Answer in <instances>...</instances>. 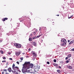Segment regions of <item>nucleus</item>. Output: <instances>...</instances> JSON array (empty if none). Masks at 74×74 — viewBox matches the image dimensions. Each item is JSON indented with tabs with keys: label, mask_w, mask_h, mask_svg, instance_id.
I'll return each instance as SVG.
<instances>
[{
	"label": "nucleus",
	"mask_w": 74,
	"mask_h": 74,
	"mask_svg": "<svg viewBox=\"0 0 74 74\" xmlns=\"http://www.w3.org/2000/svg\"><path fill=\"white\" fill-rule=\"evenodd\" d=\"M35 38H37V37L36 36L34 37L32 39L34 40V39H35Z\"/></svg>",
	"instance_id": "nucleus-22"
},
{
	"label": "nucleus",
	"mask_w": 74,
	"mask_h": 74,
	"mask_svg": "<svg viewBox=\"0 0 74 74\" xmlns=\"http://www.w3.org/2000/svg\"><path fill=\"white\" fill-rule=\"evenodd\" d=\"M71 54H69L68 56V58H70V57H71Z\"/></svg>",
	"instance_id": "nucleus-17"
},
{
	"label": "nucleus",
	"mask_w": 74,
	"mask_h": 74,
	"mask_svg": "<svg viewBox=\"0 0 74 74\" xmlns=\"http://www.w3.org/2000/svg\"><path fill=\"white\" fill-rule=\"evenodd\" d=\"M32 47H33V46H32Z\"/></svg>",
	"instance_id": "nucleus-50"
},
{
	"label": "nucleus",
	"mask_w": 74,
	"mask_h": 74,
	"mask_svg": "<svg viewBox=\"0 0 74 74\" xmlns=\"http://www.w3.org/2000/svg\"><path fill=\"white\" fill-rule=\"evenodd\" d=\"M0 52L2 54H3L4 53V52H3V51L2 50H1L0 51Z\"/></svg>",
	"instance_id": "nucleus-16"
},
{
	"label": "nucleus",
	"mask_w": 74,
	"mask_h": 74,
	"mask_svg": "<svg viewBox=\"0 0 74 74\" xmlns=\"http://www.w3.org/2000/svg\"><path fill=\"white\" fill-rule=\"evenodd\" d=\"M23 65V66L22 69L23 70H26L33 67V64H30V62H25Z\"/></svg>",
	"instance_id": "nucleus-1"
},
{
	"label": "nucleus",
	"mask_w": 74,
	"mask_h": 74,
	"mask_svg": "<svg viewBox=\"0 0 74 74\" xmlns=\"http://www.w3.org/2000/svg\"><path fill=\"white\" fill-rule=\"evenodd\" d=\"M10 60H12V58H9Z\"/></svg>",
	"instance_id": "nucleus-37"
},
{
	"label": "nucleus",
	"mask_w": 74,
	"mask_h": 74,
	"mask_svg": "<svg viewBox=\"0 0 74 74\" xmlns=\"http://www.w3.org/2000/svg\"><path fill=\"white\" fill-rule=\"evenodd\" d=\"M65 59L66 60H67V59H68V57H66V58H65Z\"/></svg>",
	"instance_id": "nucleus-33"
},
{
	"label": "nucleus",
	"mask_w": 74,
	"mask_h": 74,
	"mask_svg": "<svg viewBox=\"0 0 74 74\" xmlns=\"http://www.w3.org/2000/svg\"><path fill=\"white\" fill-rule=\"evenodd\" d=\"M4 72L3 71V72H2V74H4Z\"/></svg>",
	"instance_id": "nucleus-42"
},
{
	"label": "nucleus",
	"mask_w": 74,
	"mask_h": 74,
	"mask_svg": "<svg viewBox=\"0 0 74 74\" xmlns=\"http://www.w3.org/2000/svg\"><path fill=\"white\" fill-rule=\"evenodd\" d=\"M41 35H39V36H37V38H39V37H40V36H41Z\"/></svg>",
	"instance_id": "nucleus-27"
},
{
	"label": "nucleus",
	"mask_w": 74,
	"mask_h": 74,
	"mask_svg": "<svg viewBox=\"0 0 74 74\" xmlns=\"http://www.w3.org/2000/svg\"><path fill=\"white\" fill-rule=\"evenodd\" d=\"M8 54H9V55H11V53H8Z\"/></svg>",
	"instance_id": "nucleus-41"
},
{
	"label": "nucleus",
	"mask_w": 74,
	"mask_h": 74,
	"mask_svg": "<svg viewBox=\"0 0 74 74\" xmlns=\"http://www.w3.org/2000/svg\"><path fill=\"white\" fill-rule=\"evenodd\" d=\"M41 28H39V31H41Z\"/></svg>",
	"instance_id": "nucleus-39"
},
{
	"label": "nucleus",
	"mask_w": 74,
	"mask_h": 74,
	"mask_svg": "<svg viewBox=\"0 0 74 74\" xmlns=\"http://www.w3.org/2000/svg\"><path fill=\"white\" fill-rule=\"evenodd\" d=\"M0 41H1V40H0Z\"/></svg>",
	"instance_id": "nucleus-53"
},
{
	"label": "nucleus",
	"mask_w": 74,
	"mask_h": 74,
	"mask_svg": "<svg viewBox=\"0 0 74 74\" xmlns=\"http://www.w3.org/2000/svg\"><path fill=\"white\" fill-rule=\"evenodd\" d=\"M47 64H49V62H47Z\"/></svg>",
	"instance_id": "nucleus-30"
},
{
	"label": "nucleus",
	"mask_w": 74,
	"mask_h": 74,
	"mask_svg": "<svg viewBox=\"0 0 74 74\" xmlns=\"http://www.w3.org/2000/svg\"><path fill=\"white\" fill-rule=\"evenodd\" d=\"M32 45H34V46H36V45L37 44H36V43L35 42H33L32 43Z\"/></svg>",
	"instance_id": "nucleus-9"
},
{
	"label": "nucleus",
	"mask_w": 74,
	"mask_h": 74,
	"mask_svg": "<svg viewBox=\"0 0 74 74\" xmlns=\"http://www.w3.org/2000/svg\"><path fill=\"white\" fill-rule=\"evenodd\" d=\"M40 66H37L36 68L34 69L35 72H34V73L37 72V71H38L39 70V69H40Z\"/></svg>",
	"instance_id": "nucleus-3"
},
{
	"label": "nucleus",
	"mask_w": 74,
	"mask_h": 74,
	"mask_svg": "<svg viewBox=\"0 0 74 74\" xmlns=\"http://www.w3.org/2000/svg\"><path fill=\"white\" fill-rule=\"evenodd\" d=\"M3 59H4V60H5V59H6V58L5 57H3Z\"/></svg>",
	"instance_id": "nucleus-24"
},
{
	"label": "nucleus",
	"mask_w": 74,
	"mask_h": 74,
	"mask_svg": "<svg viewBox=\"0 0 74 74\" xmlns=\"http://www.w3.org/2000/svg\"><path fill=\"white\" fill-rule=\"evenodd\" d=\"M66 43L67 42H64L62 44H61V46H64V45H66Z\"/></svg>",
	"instance_id": "nucleus-11"
},
{
	"label": "nucleus",
	"mask_w": 74,
	"mask_h": 74,
	"mask_svg": "<svg viewBox=\"0 0 74 74\" xmlns=\"http://www.w3.org/2000/svg\"><path fill=\"white\" fill-rule=\"evenodd\" d=\"M20 22H22L23 21H24L25 20L24 19H23V18H20L19 19Z\"/></svg>",
	"instance_id": "nucleus-10"
},
{
	"label": "nucleus",
	"mask_w": 74,
	"mask_h": 74,
	"mask_svg": "<svg viewBox=\"0 0 74 74\" xmlns=\"http://www.w3.org/2000/svg\"><path fill=\"white\" fill-rule=\"evenodd\" d=\"M73 15H72V16H70V17H69L68 18H69V19H70V18H72V17H73Z\"/></svg>",
	"instance_id": "nucleus-20"
},
{
	"label": "nucleus",
	"mask_w": 74,
	"mask_h": 74,
	"mask_svg": "<svg viewBox=\"0 0 74 74\" xmlns=\"http://www.w3.org/2000/svg\"><path fill=\"white\" fill-rule=\"evenodd\" d=\"M20 59H21V60H23V57H21L20 58Z\"/></svg>",
	"instance_id": "nucleus-23"
},
{
	"label": "nucleus",
	"mask_w": 74,
	"mask_h": 74,
	"mask_svg": "<svg viewBox=\"0 0 74 74\" xmlns=\"http://www.w3.org/2000/svg\"><path fill=\"white\" fill-rule=\"evenodd\" d=\"M73 34H74V32L73 33Z\"/></svg>",
	"instance_id": "nucleus-52"
},
{
	"label": "nucleus",
	"mask_w": 74,
	"mask_h": 74,
	"mask_svg": "<svg viewBox=\"0 0 74 74\" xmlns=\"http://www.w3.org/2000/svg\"><path fill=\"white\" fill-rule=\"evenodd\" d=\"M69 60H70V59H69Z\"/></svg>",
	"instance_id": "nucleus-49"
},
{
	"label": "nucleus",
	"mask_w": 74,
	"mask_h": 74,
	"mask_svg": "<svg viewBox=\"0 0 74 74\" xmlns=\"http://www.w3.org/2000/svg\"><path fill=\"white\" fill-rule=\"evenodd\" d=\"M54 62H56V59H54L53 60Z\"/></svg>",
	"instance_id": "nucleus-26"
},
{
	"label": "nucleus",
	"mask_w": 74,
	"mask_h": 74,
	"mask_svg": "<svg viewBox=\"0 0 74 74\" xmlns=\"http://www.w3.org/2000/svg\"><path fill=\"white\" fill-rule=\"evenodd\" d=\"M47 20L48 21H49V18H47Z\"/></svg>",
	"instance_id": "nucleus-31"
},
{
	"label": "nucleus",
	"mask_w": 74,
	"mask_h": 74,
	"mask_svg": "<svg viewBox=\"0 0 74 74\" xmlns=\"http://www.w3.org/2000/svg\"><path fill=\"white\" fill-rule=\"evenodd\" d=\"M30 50H31V49H30V48H29V49H28V51H30Z\"/></svg>",
	"instance_id": "nucleus-35"
},
{
	"label": "nucleus",
	"mask_w": 74,
	"mask_h": 74,
	"mask_svg": "<svg viewBox=\"0 0 74 74\" xmlns=\"http://www.w3.org/2000/svg\"><path fill=\"white\" fill-rule=\"evenodd\" d=\"M5 20H8V18H3L2 21L3 22H4V21H5Z\"/></svg>",
	"instance_id": "nucleus-8"
},
{
	"label": "nucleus",
	"mask_w": 74,
	"mask_h": 74,
	"mask_svg": "<svg viewBox=\"0 0 74 74\" xmlns=\"http://www.w3.org/2000/svg\"><path fill=\"white\" fill-rule=\"evenodd\" d=\"M25 54V53H23V55H24Z\"/></svg>",
	"instance_id": "nucleus-46"
},
{
	"label": "nucleus",
	"mask_w": 74,
	"mask_h": 74,
	"mask_svg": "<svg viewBox=\"0 0 74 74\" xmlns=\"http://www.w3.org/2000/svg\"><path fill=\"white\" fill-rule=\"evenodd\" d=\"M66 63H69V61L67 60H66Z\"/></svg>",
	"instance_id": "nucleus-25"
},
{
	"label": "nucleus",
	"mask_w": 74,
	"mask_h": 74,
	"mask_svg": "<svg viewBox=\"0 0 74 74\" xmlns=\"http://www.w3.org/2000/svg\"><path fill=\"white\" fill-rule=\"evenodd\" d=\"M15 64H13L12 66V68L13 69L14 68V67H15Z\"/></svg>",
	"instance_id": "nucleus-14"
},
{
	"label": "nucleus",
	"mask_w": 74,
	"mask_h": 74,
	"mask_svg": "<svg viewBox=\"0 0 74 74\" xmlns=\"http://www.w3.org/2000/svg\"><path fill=\"white\" fill-rule=\"evenodd\" d=\"M6 62V61L5 60H4V61H2V62L3 63V62Z\"/></svg>",
	"instance_id": "nucleus-32"
},
{
	"label": "nucleus",
	"mask_w": 74,
	"mask_h": 74,
	"mask_svg": "<svg viewBox=\"0 0 74 74\" xmlns=\"http://www.w3.org/2000/svg\"><path fill=\"white\" fill-rule=\"evenodd\" d=\"M21 53V52H20L19 51L17 52L16 53V56H19V55H20Z\"/></svg>",
	"instance_id": "nucleus-6"
},
{
	"label": "nucleus",
	"mask_w": 74,
	"mask_h": 74,
	"mask_svg": "<svg viewBox=\"0 0 74 74\" xmlns=\"http://www.w3.org/2000/svg\"><path fill=\"white\" fill-rule=\"evenodd\" d=\"M30 36H33V34H30Z\"/></svg>",
	"instance_id": "nucleus-38"
},
{
	"label": "nucleus",
	"mask_w": 74,
	"mask_h": 74,
	"mask_svg": "<svg viewBox=\"0 0 74 74\" xmlns=\"http://www.w3.org/2000/svg\"><path fill=\"white\" fill-rule=\"evenodd\" d=\"M25 74H26V73H25Z\"/></svg>",
	"instance_id": "nucleus-51"
},
{
	"label": "nucleus",
	"mask_w": 74,
	"mask_h": 74,
	"mask_svg": "<svg viewBox=\"0 0 74 74\" xmlns=\"http://www.w3.org/2000/svg\"><path fill=\"white\" fill-rule=\"evenodd\" d=\"M14 45L17 48H21V45L20 44L14 43Z\"/></svg>",
	"instance_id": "nucleus-2"
},
{
	"label": "nucleus",
	"mask_w": 74,
	"mask_h": 74,
	"mask_svg": "<svg viewBox=\"0 0 74 74\" xmlns=\"http://www.w3.org/2000/svg\"><path fill=\"white\" fill-rule=\"evenodd\" d=\"M3 71H5L7 72V70L6 69H4L3 70Z\"/></svg>",
	"instance_id": "nucleus-28"
},
{
	"label": "nucleus",
	"mask_w": 74,
	"mask_h": 74,
	"mask_svg": "<svg viewBox=\"0 0 74 74\" xmlns=\"http://www.w3.org/2000/svg\"><path fill=\"white\" fill-rule=\"evenodd\" d=\"M56 52H58V51H57Z\"/></svg>",
	"instance_id": "nucleus-48"
},
{
	"label": "nucleus",
	"mask_w": 74,
	"mask_h": 74,
	"mask_svg": "<svg viewBox=\"0 0 74 74\" xmlns=\"http://www.w3.org/2000/svg\"><path fill=\"white\" fill-rule=\"evenodd\" d=\"M71 51H74V48L71 49Z\"/></svg>",
	"instance_id": "nucleus-29"
},
{
	"label": "nucleus",
	"mask_w": 74,
	"mask_h": 74,
	"mask_svg": "<svg viewBox=\"0 0 74 74\" xmlns=\"http://www.w3.org/2000/svg\"><path fill=\"white\" fill-rule=\"evenodd\" d=\"M43 27V28H45V29H46V27Z\"/></svg>",
	"instance_id": "nucleus-44"
},
{
	"label": "nucleus",
	"mask_w": 74,
	"mask_h": 74,
	"mask_svg": "<svg viewBox=\"0 0 74 74\" xmlns=\"http://www.w3.org/2000/svg\"><path fill=\"white\" fill-rule=\"evenodd\" d=\"M68 42H70V40H68Z\"/></svg>",
	"instance_id": "nucleus-40"
},
{
	"label": "nucleus",
	"mask_w": 74,
	"mask_h": 74,
	"mask_svg": "<svg viewBox=\"0 0 74 74\" xmlns=\"http://www.w3.org/2000/svg\"><path fill=\"white\" fill-rule=\"evenodd\" d=\"M58 67L59 68V69H61L62 68V67H61V66H58Z\"/></svg>",
	"instance_id": "nucleus-36"
},
{
	"label": "nucleus",
	"mask_w": 74,
	"mask_h": 74,
	"mask_svg": "<svg viewBox=\"0 0 74 74\" xmlns=\"http://www.w3.org/2000/svg\"><path fill=\"white\" fill-rule=\"evenodd\" d=\"M7 63H6V65H8V62H7Z\"/></svg>",
	"instance_id": "nucleus-45"
},
{
	"label": "nucleus",
	"mask_w": 74,
	"mask_h": 74,
	"mask_svg": "<svg viewBox=\"0 0 74 74\" xmlns=\"http://www.w3.org/2000/svg\"><path fill=\"white\" fill-rule=\"evenodd\" d=\"M57 71L59 73H60L61 72V71L60 70H57Z\"/></svg>",
	"instance_id": "nucleus-18"
},
{
	"label": "nucleus",
	"mask_w": 74,
	"mask_h": 74,
	"mask_svg": "<svg viewBox=\"0 0 74 74\" xmlns=\"http://www.w3.org/2000/svg\"><path fill=\"white\" fill-rule=\"evenodd\" d=\"M61 41H62V42H67L66 40L64 39H62L61 40Z\"/></svg>",
	"instance_id": "nucleus-7"
},
{
	"label": "nucleus",
	"mask_w": 74,
	"mask_h": 74,
	"mask_svg": "<svg viewBox=\"0 0 74 74\" xmlns=\"http://www.w3.org/2000/svg\"><path fill=\"white\" fill-rule=\"evenodd\" d=\"M14 70H15L14 71V73H15L16 71H17V70H18V69H19V68H18L17 66H15L14 68L13 69Z\"/></svg>",
	"instance_id": "nucleus-4"
},
{
	"label": "nucleus",
	"mask_w": 74,
	"mask_h": 74,
	"mask_svg": "<svg viewBox=\"0 0 74 74\" xmlns=\"http://www.w3.org/2000/svg\"><path fill=\"white\" fill-rule=\"evenodd\" d=\"M31 53H32L34 56H37V53L34 52V51H32Z\"/></svg>",
	"instance_id": "nucleus-5"
},
{
	"label": "nucleus",
	"mask_w": 74,
	"mask_h": 74,
	"mask_svg": "<svg viewBox=\"0 0 74 74\" xmlns=\"http://www.w3.org/2000/svg\"><path fill=\"white\" fill-rule=\"evenodd\" d=\"M16 63L18 64H19V62H17Z\"/></svg>",
	"instance_id": "nucleus-34"
},
{
	"label": "nucleus",
	"mask_w": 74,
	"mask_h": 74,
	"mask_svg": "<svg viewBox=\"0 0 74 74\" xmlns=\"http://www.w3.org/2000/svg\"><path fill=\"white\" fill-rule=\"evenodd\" d=\"M6 74H9L8 73H6Z\"/></svg>",
	"instance_id": "nucleus-47"
},
{
	"label": "nucleus",
	"mask_w": 74,
	"mask_h": 74,
	"mask_svg": "<svg viewBox=\"0 0 74 74\" xmlns=\"http://www.w3.org/2000/svg\"><path fill=\"white\" fill-rule=\"evenodd\" d=\"M56 16H59V14L56 15Z\"/></svg>",
	"instance_id": "nucleus-43"
},
{
	"label": "nucleus",
	"mask_w": 74,
	"mask_h": 74,
	"mask_svg": "<svg viewBox=\"0 0 74 74\" xmlns=\"http://www.w3.org/2000/svg\"><path fill=\"white\" fill-rule=\"evenodd\" d=\"M73 41H71L69 43V44H73Z\"/></svg>",
	"instance_id": "nucleus-19"
},
{
	"label": "nucleus",
	"mask_w": 74,
	"mask_h": 74,
	"mask_svg": "<svg viewBox=\"0 0 74 74\" xmlns=\"http://www.w3.org/2000/svg\"><path fill=\"white\" fill-rule=\"evenodd\" d=\"M67 67L69 69H72V66H70V65H69V66H67Z\"/></svg>",
	"instance_id": "nucleus-13"
},
{
	"label": "nucleus",
	"mask_w": 74,
	"mask_h": 74,
	"mask_svg": "<svg viewBox=\"0 0 74 74\" xmlns=\"http://www.w3.org/2000/svg\"><path fill=\"white\" fill-rule=\"evenodd\" d=\"M36 34V31L34 32V35H35Z\"/></svg>",
	"instance_id": "nucleus-21"
},
{
	"label": "nucleus",
	"mask_w": 74,
	"mask_h": 74,
	"mask_svg": "<svg viewBox=\"0 0 74 74\" xmlns=\"http://www.w3.org/2000/svg\"><path fill=\"white\" fill-rule=\"evenodd\" d=\"M29 41H32V39L31 38H29Z\"/></svg>",
	"instance_id": "nucleus-15"
},
{
	"label": "nucleus",
	"mask_w": 74,
	"mask_h": 74,
	"mask_svg": "<svg viewBox=\"0 0 74 74\" xmlns=\"http://www.w3.org/2000/svg\"><path fill=\"white\" fill-rule=\"evenodd\" d=\"M8 70L9 71V72L10 73H11V71L12 70H11V68H10V67H9L8 69Z\"/></svg>",
	"instance_id": "nucleus-12"
}]
</instances>
